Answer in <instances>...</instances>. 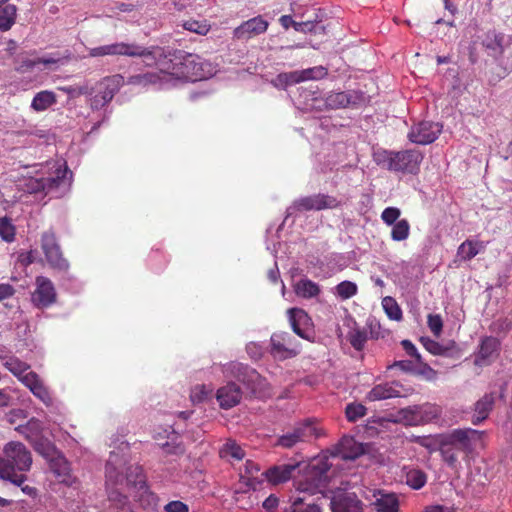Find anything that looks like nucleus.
Returning <instances> with one entry per match:
<instances>
[{
    "label": "nucleus",
    "instance_id": "f257e3e1",
    "mask_svg": "<svg viewBox=\"0 0 512 512\" xmlns=\"http://www.w3.org/2000/svg\"><path fill=\"white\" fill-rule=\"evenodd\" d=\"M105 478L108 486L126 485L134 489L135 500L143 509H157L159 498L150 490L142 467L137 463H130L127 454L122 450L110 453L105 466Z\"/></svg>",
    "mask_w": 512,
    "mask_h": 512
},
{
    "label": "nucleus",
    "instance_id": "f03ea898",
    "mask_svg": "<svg viewBox=\"0 0 512 512\" xmlns=\"http://www.w3.org/2000/svg\"><path fill=\"white\" fill-rule=\"evenodd\" d=\"M166 69L164 73L169 76L165 82L169 83V87L174 86V82L178 80L194 82L210 78L216 73V68L211 62L197 54L182 50L169 53V65Z\"/></svg>",
    "mask_w": 512,
    "mask_h": 512
},
{
    "label": "nucleus",
    "instance_id": "7ed1b4c3",
    "mask_svg": "<svg viewBox=\"0 0 512 512\" xmlns=\"http://www.w3.org/2000/svg\"><path fill=\"white\" fill-rule=\"evenodd\" d=\"M483 431L472 428L454 429L439 439L442 460L452 469L459 465L461 455L467 457L482 443Z\"/></svg>",
    "mask_w": 512,
    "mask_h": 512
},
{
    "label": "nucleus",
    "instance_id": "20e7f679",
    "mask_svg": "<svg viewBox=\"0 0 512 512\" xmlns=\"http://www.w3.org/2000/svg\"><path fill=\"white\" fill-rule=\"evenodd\" d=\"M1 463L2 479L21 486L27 480L24 473L31 469L32 455L23 443L10 441L3 447Z\"/></svg>",
    "mask_w": 512,
    "mask_h": 512
},
{
    "label": "nucleus",
    "instance_id": "39448f33",
    "mask_svg": "<svg viewBox=\"0 0 512 512\" xmlns=\"http://www.w3.org/2000/svg\"><path fill=\"white\" fill-rule=\"evenodd\" d=\"M71 175L72 173L65 163H58L54 176L25 180V191L30 194L44 192L46 195H51V197H61L71 185Z\"/></svg>",
    "mask_w": 512,
    "mask_h": 512
},
{
    "label": "nucleus",
    "instance_id": "423d86ee",
    "mask_svg": "<svg viewBox=\"0 0 512 512\" xmlns=\"http://www.w3.org/2000/svg\"><path fill=\"white\" fill-rule=\"evenodd\" d=\"M385 161L390 171L417 174L423 161V154L417 149L385 151Z\"/></svg>",
    "mask_w": 512,
    "mask_h": 512
},
{
    "label": "nucleus",
    "instance_id": "0eeeda50",
    "mask_svg": "<svg viewBox=\"0 0 512 512\" xmlns=\"http://www.w3.org/2000/svg\"><path fill=\"white\" fill-rule=\"evenodd\" d=\"M222 372L226 378H235L242 382L253 394L260 392L265 384V380L255 369L239 362L223 365Z\"/></svg>",
    "mask_w": 512,
    "mask_h": 512
},
{
    "label": "nucleus",
    "instance_id": "6e6552de",
    "mask_svg": "<svg viewBox=\"0 0 512 512\" xmlns=\"http://www.w3.org/2000/svg\"><path fill=\"white\" fill-rule=\"evenodd\" d=\"M329 469L330 464H328L327 460H319L317 463L312 464L303 479L297 482V490L300 493H307L309 495L322 492L327 485V472Z\"/></svg>",
    "mask_w": 512,
    "mask_h": 512
},
{
    "label": "nucleus",
    "instance_id": "1a4fd4ad",
    "mask_svg": "<svg viewBox=\"0 0 512 512\" xmlns=\"http://www.w3.org/2000/svg\"><path fill=\"white\" fill-rule=\"evenodd\" d=\"M124 84L125 79L121 74L102 78L96 84L95 94L90 99V107L99 110L106 106Z\"/></svg>",
    "mask_w": 512,
    "mask_h": 512
},
{
    "label": "nucleus",
    "instance_id": "9d476101",
    "mask_svg": "<svg viewBox=\"0 0 512 512\" xmlns=\"http://www.w3.org/2000/svg\"><path fill=\"white\" fill-rule=\"evenodd\" d=\"M317 437V428L311 421H305L281 435L277 440V444L283 448L289 449L296 446L298 443L309 442L311 439Z\"/></svg>",
    "mask_w": 512,
    "mask_h": 512
},
{
    "label": "nucleus",
    "instance_id": "9b49d317",
    "mask_svg": "<svg viewBox=\"0 0 512 512\" xmlns=\"http://www.w3.org/2000/svg\"><path fill=\"white\" fill-rule=\"evenodd\" d=\"M41 248L48 264L61 271L69 267L68 261L63 257L61 248L57 243L56 236L51 231H46L41 236Z\"/></svg>",
    "mask_w": 512,
    "mask_h": 512
},
{
    "label": "nucleus",
    "instance_id": "f8f14e48",
    "mask_svg": "<svg viewBox=\"0 0 512 512\" xmlns=\"http://www.w3.org/2000/svg\"><path fill=\"white\" fill-rule=\"evenodd\" d=\"M340 205V202L333 196L327 194H315L306 196L294 201L293 206L288 208V215L291 214V209L298 211H310V210H323V209H334Z\"/></svg>",
    "mask_w": 512,
    "mask_h": 512
},
{
    "label": "nucleus",
    "instance_id": "ddd939ff",
    "mask_svg": "<svg viewBox=\"0 0 512 512\" xmlns=\"http://www.w3.org/2000/svg\"><path fill=\"white\" fill-rule=\"evenodd\" d=\"M271 355L279 360L292 358L299 353V346L288 332L274 333L271 336Z\"/></svg>",
    "mask_w": 512,
    "mask_h": 512
},
{
    "label": "nucleus",
    "instance_id": "4468645a",
    "mask_svg": "<svg viewBox=\"0 0 512 512\" xmlns=\"http://www.w3.org/2000/svg\"><path fill=\"white\" fill-rule=\"evenodd\" d=\"M442 124L432 121H421L413 125L408 133V139L419 145L434 142L442 131Z\"/></svg>",
    "mask_w": 512,
    "mask_h": 512
},
{
    "label": "nucleus",
    "instance_id": "2eb2a0df",
    "mask_svg": "<svg viewBox=\"0 0 512 512\" xmlns=\"http://www.w3.org/2000/svg\"><path fill=\"white\" fill-rule=\"evenodd\" d=\"M35 290L31 295V301L37 308H47L56 302L57 294L52 281L45 276H37Z\"/></svg>",
    "mask_w": 512,
    "mask_h": 512
},
{
    "label": "nucleus",
    "instance_id": "dca6fc26",
    "mask_svg": "<svg viewBox=\"0 0 512 512\" xmlns=\"http://www.w3.org/2000/svg\"><path fill=\"white\" fill-rule=\"evenodd\" d=\"M365 97L361 91L348 90L341 92H331L325 98V106L329 109H341L346 107H356L364 102Z\"/></svg>",
    "mask_w": 512,
    "mask_h": 512
},
{
    "label": "nucleus",
    "instance_id": "f3484780",
    "mask_svg": "<svg viewBox=\"0 0 512 512\" xmlns=\"http://www.w3.org/2000/svg\"><path fill=\"white\" fill-rule=\"evenodd\" d=\"M115 56L143 57L156 60L164 55V51L159 47H143L136 43L117 42L114 43Z\"/></svg>",
    "mask_w": 512,
    "mask_h": 512
},
{
    "label": "nucleus",
    "instance_id": "a211bd4d",
    "mask_svg": "<svg viewBox=\"0 0 512 512\" xmlns=\"http://www.w3.org/2000/svg\"><path fill=\"white\" fill-rule=\"evenodd\" d=\"M269 23L262 16L253 17L244 21L233 31V37L240 41H247L267 31Z\"/></svg>",
    "mask_w": 512,
    "mask_h": 512
},
{
    "label": "nucleus",
    "instance_id": "6ab92c4d",
    "mask_svg": "<svg viewBox=\"0 0 512 512\" xmlns=\"http://www.w3.org/2000/svg\"><path fill=\"white\" fill-rule=\"evenodd\" d=\"M47 461L49 463L51 472L55 475L60 483H63L67 486H73L77 482L76 478L71 474L69 462L61 454V452L57 453L54 455V457Z\"/></svg>",
    "mask_w": 512,
    "mask_h": 512
},
{
    "label": "nucleus",
    "instance_id": "aec40b11",
    "mask_svg": "<svg viewBox=\"0 0 512 512\" xmlns=\"http://www.w3.org/2000/svg\"><path fill=\"white\" fill-rule=\"evenodd\" d=\"M106 483L108 497L104 504V512H134L128 497L118 491L115 487Z\"/></svg>",
    "mask_w": 512,
    "mask_h": 512
},
{
    "label": "nucleus",
    "instance_id": "412c9836",
    "mask_svg": "<svg viewBox=\"0 0 512 512\" xmlns=\"http://www.w3.org/2000/svg\"><path fill=\"white\" fill-rule=\"evenodd\" d=\"M216 398L221 408L230 409L240 403L242 390L236 383L228 382L217 390Z\"/></svg>",
    "mask_w": 512,
    "mask_h": 512
},
{
    "label": "nucleus",
    "instance_id": "4be33fe9",
    "mask_svg": "<svg viewBox=\"0 0 512 512\" xmlns=\"http://www.w3.org/2000/svg\"><path fill=\"white\" fill-rule=\"evenodd\" d=\"M332 512H363L362 502L355 493H340L331 500Z\"/></svg>",
    "mask_w": 512,
    "mask_h": 512
},
{
    "label": "nucleus",
    "instance_id": "5701e85b",
    "mask_svg": "<svg viewBox=\"0 0 512 512\" xmlns=\"http://www.w3.org/2000/svg\"><path fill=\"white\" fill-rule=\"evenodd\" d=\"M169 75L164 73V70L161 69L160 72H148L144 74H137L130 76L125 83L129 85H138V86H158L160 89L169 88V83L165 82V79L168 78Z\"/></svg>",
    "mask_w": 512,
    "mask_h": 512
},
{
    "label": "nucleus",
    "instance_id": "b1692460",
    "mask_svg": "<svg viewBox=\"0 0 512 512\" xmlns=\"http://www.w3.org/2000/svg\"><path fill=\"white\" fill-rule=\"evenodd\" d=\"M401 385L398 382H387L374 386L368 393L366 398L369 401H380L389 398L402 397L400 390Z\"/></svg>",
    "mask_w": 512,
    "mask_h": 512
},
{
    "label": "nucleus",
    "instance_id": "393cba45",
    "mask_svg": "<svg viewBox=\"0 0 512 512\" xmlns=\"http://www.w3.org/2000/svg\"><path fill=\"white\" fill-rule=\"evenodd\" d=\"M288 318L295 334L303 339H310L311 330L304 327L309 322V316L303 309L290 308L288 310Z\"/></svg>",
    "mask_w": 512,
    "mask_h": 512
},
{
    "label": "nucleus",
    "instance_id": "a878e982",
    "mask_svg": "<svg viewBox=\"0 0 512 512\" xmlns=\"http://www.w3.org/2000/svg\"><path fill=\"white\" fill-rule=\"evenodd\" d=\"M298 467V464L276 465L262 473L263 476L272 484L277 485L288 481L292 472Z\"/></svg>",
    "mask_w": 512,
    "mask_h": 512
},
{
    "label": "nucleus",
    "instance_id": "bb28decb",
    "mask_svg": "<svg viewBox=\"0 0 512 512\" xmlns=\"http://www.w3.org/2000/svg\"><path fill=\"white\" fill-rule=\"evenodd\" d=\"M499 348L500 342L497 338L492 336L483 338L480 343L476 363L484 364L490 362L497 355Z\"/></svg>",
    "mask_w": 512,
    "mask_h": 512
},
{
    "label": "nucleus",
    "instance_id": "cd10ccee",
    "mask_svg": "<svg viewBox=\"0 0 512 512\" xmlns=\"http://www.w3.org/2000/svg\"><path fill=\"white\" fill-rule=\"evenodd\" d=\"M375 501L372 503L377 512H398V498L393 493L374 492Z\"/></svg>",
    "mask_w": 512,
    "mask_h": 512
},
{
    "label": "nucleus",
    "instance_id": "c85d7f7f",
    "mask_svg": "<svg viewBox=\"0 0 512 512\" xmlns=\"http://www.w3.org/2000/svg\"><path fill=\"white\" fill-rule=\"evenodd\" d=\"M363 453V448L353 438H343L337 455L344 460H354Z\"/></svg>",
    "mask_w": 512,
    "mask_h": 512
},
{
    "label": "nucleus",
    "instance_id": "c756f323",
    "mask_svg": "<svg viewBox=\"0 0 512 512\" xmlns=\"http://www.w3.org/2000/svg\"><path fill=\"white\" fill-rule=\"evenodd\" d=\"M493 405L494 397L492 394H485L482 398H480L475 404L476 414L472 418V423L474 425H478L484 421L492 410Z\"/></svg>",
    "mask_w": 512,
    "mask_h": 512
},
{
    "label": "nucleus",
    "instance_id": "7c9ffc66",
    "mask_svg": "<svg viewBox=\"0 0 512 512\" xmlns=\"http://www.w3.org/2000/svg\"><path fill=\"white\" fill-rule=\"evenodd\" d=\"M17 431L32 443L43 436V424L40 420L32 418L25 425L18 426Z\"/></svg>",
    "mask_w": 512,
    "mask_h": 512
},
{
    "label": "nucleus",
    "instance_id": "2f4dec72",
    "mask_svg": "<svg viewBox=\"0 0 512 512\" xmlns=\"http://www.w3.org/2000/svg\"><path fill=\"white\" fill-rule=\"evenodd\" d=\"M510 37H506L501 33H492L489 34L484 41V45L487 49L492 51L493 56L501 55L505 49L507 44L509 43Z\"/></svg>",
    "mask_w": 512,
    "mask_h": 512
},
{
    "label": "nucleus",
    "instance_id": "473e14b6",
    "mask_svg": "<svg viewBox=\"0 0 512 512\" xmlns=\"http://www.w3.org/2000/svg\"><path fill=\"white\" fill-rule=\"evenodd\" d=\"M421 343L427 351L434 355L449 356L450 352L456 348L454 341L444 345L428 337H422Z\"/></svg>",
    "mask_w": 512,
    "mask_h": 512
},
{
    "label": "nucleus",
    "instance_id": "72a5a7b5",
    "mask_svg": "<svg viewBox=\"0 0 512 512\" xmlns=\"http://www.w3.org/2000/svg\"><path fill=\"white\" fill-rule=\"evenodd\" d=\"M389 421L393 423H401L406 426H418L419 420L415 405L400 409Z\"/></svg>",
    "mask_w": 512,
    "mask_h": 512
},
{
    "label": "nucleus",
    "instance_id": "f704fd0d",
    "mask_svg": "<svg viewBox=\"0 0 512 512\" xmlns=\"http://www.w3.org/2000/svg\"><path fill=\"white\" fill-rule=\"evenodd\" d=\"M294 291L297 296L309 299L320 293V287L310 279H301L294 285Z\"/></svg>",
    "mask_w": 512,
    "mask_h": 512
},
{
    "label": "nucleus",
    "instance_id": "c9c22d12",
    "mask_svg": "<svg viewBox=\"0 0 512 512\" xmlns=\"http://www.w3.org/2000/svg\"><path fill=\"white\" fill-rule=\"evenodd\" d=\"M17 7L14 4L0 5V31L6 32L15 24Z\"/></svg>",
    "mask_w": 512,
    "mask_h": 512
},
{
    "label": "nucleus",
    "instance_id": "e433bc0d",
    "mask_svg": "<svg viewBox=\"0 0 512 512\" xmlns=\"http://www.w3.org/2000/svg\"><path fill=\"white\" fill-rule=\"evenodd\" d=\"M0 358L3 366L18 379L30 369V366L27 363L21 361L15 356H1Z\"/></svg>",
    "mask_w": 512,
    "mask_h": 512
},
{
    "label": "nucleus",
    "instance_id": "4c0bfd02",
    "mask_svg": "<svg viewBox=\"0 0 512 512\" xmlns=\"http://www.w3.org/2000/svg\"><path fill=\"white\" fill-rule=\"evenodd\" d=\"M56 102V96L52 91L44 90L38 92L32 102L31 108L37 112L44 111Z\"/></svg>",
    "mask_w": 512,
    "mask_h": 512
},
{
    "label": "nucleus",
    "instance_id": "58836bf2",
    "mask_svg": "<svg viewBox=\"0 0 512 512\" xmlns=\"http://www.w3.org/2000/svg\"><path fill=\"white\" fill-rule=\"evenodd\" d=\"M36 452H38L46 460L54 457L60 451L57 450L55 445L46 437L42 436L31 443Z\"/></svg>",
    "mask_w": 512,
    "mask_h": 512
},
{
    "label": "nucleus",
    "instance_id": "ea45409f",
    "mask_svg": "<svg viewBox=\"0 0 512 512\" xmlns=\"http://www.w3.org/2000/svg\"><path fill=\"white\" fill-rule=\"evenodd\" d=\"M328 74L324 66H315L303 70H296L298 83L308 80H320Z\"/></svg>",
    "mask_w": 512,
    "mask_h": 512
},
{
    "label": "nucleus",
    "instance_id": "a19ab883",
    "mask_svg": "<svg viewBox=\"0 0 512 512\" xmlns=\"http://www.w3.org/2000/svg\"><path fill=\"white\" fill-rule=\"evenodd\" d=\"M220 457L228 460H241L244 457L243 449L232 440H228L220 449Z\"/></svg>",
    "mask_w": 512,
    "mask_h": 512
},
{
    "label": "nucleus",
    "instance_id": "79ce46f5",
    "mask_svg": "<svg viewBox=\"0 0 512 512\" xmlns=\"http://www.w3.org/2000/svg\"><path fill=\"white\" fill-rule=\"evenodd\" d=\"M415 411H417L420 425L428 423L439 416L438 408L430 404L415 405Z\"/></svg>",
    "mask_w": 512,
    "mask_h": 512
},
{
    "label": "nucleus",
    "instance_id": "37998d69",
    "mask_svg": "<svg viewBox=\"0 0 512 512\" xmlns=\"http://www.w3.org/2000/svg\"><path fill=\"white\" fill-rule=\"evenodd\" d=\"M427 482L426 474L420 469H410L406 473V484L412 489L419 490Z\"/></svg>",
    "mask_w": 512,
    "mask_h": 512
},
{
    "label": "nucleus",
    "instance_id": "c03bdc74",
    "mask_svg": "<svg viewBox=\"0 0 512 512\" xmlns=\"http://www.w3.org/2000/svg\"><path fill=\"white\" fill-rule=\"evenodd\" d=\"M410 234V224L407 219H400L392 225L391 239L396 242L406 240Z\"/></svg>",
    "mask_w": 512,
    "mask_h": 512
},
{
    "label": "nucleus",
    "instance_id": "a18cd8bd",
    "mask_svg": "<svg viewBox=\"0 0 512 512\" xmlns=\"http://www.w3.org/2000/svg\"><path fill=\"white\" fill-rule=\"evenodd\" d=\"M16 227L8 217L0 218V237L3 241L11 243L15 240Z\"/></svg>",
    "mask_w": 512,
    "mask_h": 512
},
{
    "label": "nucleus",
    "instance_id": "49530a36",
    "mask_svg": "<svg viewBox=\"0 0 512 512\" xmlns=\"http://www.w3.org/2000/svg\"><path fill=\"white\" fill-rule=\"evenodd\" d=\"M347 338L351 346L357 351H361L364 348L368 339L366 331L359 328L351 329L348 332Z\"/></svg>",
    "mask_w": 512,
    "mask_h": 512
},
{
    "label": "nucleus",
    "instance_id": "de8ad7c7",
    "mask_svg": "<svg viewBox=\"0 0 512 512\" xmlns=\"http://www.w3.org/2000/svg\"><path fill=\"white\" fill-rule=\"evenodd\" d=\"M297 83L296 71L280 73L271 80V84L277 89H286L288 86Z\"/></svg>",
    "mask_w": 512,
    "mask_h": 512
},
{
    "label": "nucleus",
    "instance_id": "09e8293b",
    "mask_svg": "<svg viewBox=\"0 0 512 512\" xmlns=\"http://www.w3.org/2000/svg\"><path fill=\"white\" fill-rule=\"evenodd\" d=\"M290 512H321V508L315 503H308L305 497H295Z\"/></svg>",
    "mask_w": 512,
    "mask_h": 512
},
{
    "label": "nucleus",
    "instance_id": "8fccbe9b",
    "mask_svg": "<svg viewBox=\"0 0 512 512\" xmlns=\"http://www.w3.org/2000/svg\"><path fill=\"white\" fill-rule=\"evenodd\" d=\"M182 27L199 35H206L210 30V24L206 20L189 19L183 21Z\"/></svg>",
    "mask_w": 512,
    "mask_h": 512
},
{
    "label": "nucleus",
    "instance_id": "3c124183",
    "mask_svg": "<svg viewBox=\"0 0 512 512\" xmlns=\"http://www.w3.org/2000/svg\"><path fill=\"white\" fill-rule=\"evenodd\" d=\"M382 306L389 319L395 321L402 319V311L397 302L392 297H385L382 300Z\"/></svg>",
    "mask_w": 512,
    "mask_h": 512
},
{
    "label": "nucleus",
    "instance_id": "603ef678",
    "mask_svg": "<svg viewBox=\"0 0 512 512\" xmlns=\"http://www.w3.org/2000/svg\"><path fill=\"white\" fill-rule=\"evenodd\" d=\"M478 246L479 244L477 242L466 240L459 246L458 255L463 260H471L480 252Z\"/></svg>",
    "mask_w": 512,
    "mask_h": 512
},
{
    "label": "nucleus",
    "instance_id": "864d4df0",
    "mask_svg": "<svg viewBox=\"0 0 512 512\" xmlns=\"http://www.w3.org/2000/svg\"><path fill=\"white\" fill-rule=\"evenodd\" d=\"M357 293V285L351 281H342L335 287V294L341 299H349Z\"/></svg>",
    "mask_w": 512,
    "mask_h": 512
},
{
    "label": "nucleus",
    "instance_id": "5fc2aeb1",
    "mask_svg": "<svg viewBox=\"0 0 512 512\" xmlns=\"http://www.w3.org/2000/svg\"><path fill=\"white\" fill-rule=\"evenodd\" d=\"M367 409L360 403H350L345 408L346 418L350 422H355L366 415Z\"/></svg>",
    "mask_w": 512,
    "mask_h": 512
},
{
    "label": "nucleus",
    "instance_id": "6e6d98bb",
    "mask_svg": "<svg viewBox=\"0 0 512 512\" xmlns=\"http://www.w3.org/2000/svg\"><path fill=\"white\" fill-rule=\"evenodd\" d=\"M418 366H422V364H419L418 362H416L415 359H411V360L395 361L390 366V368H398V369H400L401 371H404V372L416 373V372H419L418 369H417ZM423 367L425 369H430L426 364H423ZM420 372H423V371L421 370Z\"/></svg>",
    "mask_w": 512,
    "mask_h": 512
},
{
    "label": "nucleus",
    "instance_id": "4d7b16f0",
    "mask_svg": "<svg viewBox=\"0 0 512 512\" xmlns=\"http://www.w3.org/2000/svg\"><path fill=\"white\" fill-rule=\"evenodd\" d=\"M294 30L302 33H324V26H316L313 24V21H310L308 18L303 21H296L294 24Z\"/></svg>",
    "mask_w": 512,
    "mask_h": 512
},
{
    "label": "nucleus",
    "instance_id": "13d9d810",
    "mask_svg": "<svg viewBox=\"0 0 512 512\" xmlns=\"http://www.w3.org/2000/svg\"><path fill=\"white\" fill-rule=\"evenodd\" d=\"M211 393V388H207L205 385H196L191 390L190 398L193 403H201L206 400Z\"/></svg>",
    "mask_w": 512,
    "mask_h": 512
},
{
    "label": "nucleus",
    "instance_id": "bf43d9fd",
    "mask_svg": "<svg viewBox=\"0 0 512 512\" xmlns=\"http://www.w3.org/2000/svg\"><path fill=\"white\" fill-rule=\"evenodd\" d=\"M401 215V210L397 207H387L381 213V220L388 226H392L393 224L399 221V217Z\"/></svg>",
    "mask_w": 512,
    "mask_h": 512
},
{
    "label": "nucleus",
    "instance_id": "052dcab7",
    "mask_svg": "<svg viewBox=\"0 0 512 512\" xmlns=\"http://www.w3.org/2000/svg\"><path fill=\"white\" fill-rule=\"evenodd\" d=\"M33 395L40 399L44 404L50 405L52 403V398L48 389L45 387L43 382H40L31 390Z\"/></svg>",
    "mask_w": 512,
    "mask_h": 512
},
{
    "label": "nucleus",
    "instance_id": "680f3d73",
    "mask_svg": "<svg viewBox=\"0 0 512 512\" xmlns=\"http://www.w3.org/2000/svg\"><path fill=\"white\" fill-rule=\"evenodd\" d=\"M90 57L115 56L114 43L89 49Z\"/></svg>",
    "mask_w": 512,
    "mask_h": 512
},
{
    "label": "nucleus",
    "instance_id": "e2e57ef3",
    "mask_svg": "<svg viewBox=\"0 0 512 512\" xmlns=\"http://www.w3.org/2000/svg\"><path fill=\"white\" fill-rule=\"evenodd\" d=\"M428 327L435 336H439L442 332L443 321L440 315L430 314L428 315Z\"/></svg>",
    "mask_w": 512,
    "mask_h": 512
},
{
    "label": "nucleus",
    "instance_id": "0e129e2a",
    "mask_svg": "<svg viewBox=\"0 0 512 512\" xmlns=\"http://www.w3.org/2000/svg\"><path fill=\"white\" fill-rule=\"evenodd\" d=\"M19 380L31 391L41 379L35 372L27 371Z\"/></svg>",
    "mask_w": 512,
    "mask_h": 512
},
{
    "label": "nucleus",
    "instance_id": "69168bd1",
    "mask_svg": "<svg viewBox=\"0 0 512 512\" xmlns=\"http://www.w3.org/2000/svg\"><path fill=\"white\" fill-rule=\"evenodd\" d=\"M401 345L407 355L415 359L416 362H418L419 364H423L421 355L419 354L415 345L410 340H403L401 342Z\"/></svg>",
    "mask_w": 512,
    "mask_h": 512
},
{
    "label": "nucleus",
    "instance_id": "338daca9",
    "mask_svg": "<svg viewBox=\"0 0 512 512\" xmlns=\"http://www.w3.org/2000/svg\"><path fill=\"white\" fill-rule=\"evenodd\" d=\"M162 449L167 455H181L184 453V446L180 443L166 442L162 445Z\"/></svg>",
    "mask_w": 512,
    "mask_h": 512
},
{
    "label": "nucleus",
    "instance_id": "774afa93",
    "mask_svg": "<svg viewBox=\"0 0 512 512\" xmlns=\"http://www.w3.org/2000/svg\"><path fill=\"white\" fill-rule=\"evenodd\" d=\"M165 512H189L188 506L182 501L175 500L164 506Z\"/></svg>",
    "mask_w": 512,
    "mask_h": 512
}]
</instances>
